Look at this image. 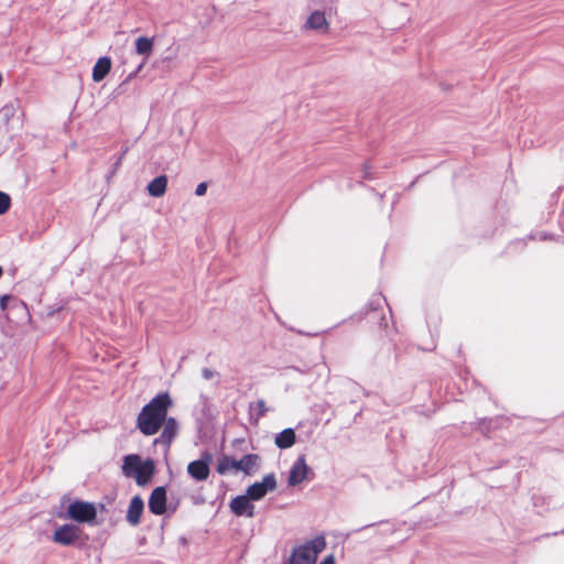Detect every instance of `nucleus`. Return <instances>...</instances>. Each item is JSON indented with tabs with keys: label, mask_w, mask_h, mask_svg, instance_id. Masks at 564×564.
Returning <instances> with one entry per match:
<instances>
[{
	"label": "nucleus",
	"mask_w": 564,
	"mask_h": 564,
	"mask_svg": "<svg viewBox=\"0 0 564 564\" xmlns=\"http://www.w3.org/2000/svg\"><path fill=\"white\" fill-rule=\"evenodd\" d=\"M212 463V455L204 453L200 459L194 460L188 464L187 473L192 478L198 481L206 480L209 476V464Z\"/></svg>",
	"instance_id": "obj_7"
},
{
	"label": "nucleus",
	"mask_w": 564,
	"mask_h": 564,
	"mask_svg": "<svg viewBox=\"0 0 564 564\" xmlns=\"http://www.w3.org/2000/svg\"><path fill=\"white\" fill-rule=\"evenodd\" d=\"M67 517L82 523H91L97 517L96 506L86 501H74L67 508Z\"/></svg>",
	"instance_id": "obj_5"
},
{
	"label": "nucleus",
	"mask_w": 564,
	"mask_h": 564,
	"mask_svg": "<svg viewBox=\"0 0 564 564\" xmlns=\"http://www.w3.org/2000/svg\"><path fill=\"white\" fill-rule=\"evenodd\" d=\"M167 188V177L160 175L153 178L147 186L148 194L152 197H162Z\"/></svg>",
	"instance_id": "obj_15"
},
{
	"label": "nucleus",
	"mask_w": 564,
	"mask_h": 564,
	"mask_svg": "<svg viewBox=\"0 0 564 564\" xmlns=\"http://www.w3.org/2000/svg\"><path fill=\"white\" fill-rule=\"evenodd\" d=\"M326 547L324 536H316L302 545L294 547L290 564H314L321 552Z\"/></svg>",
	"instance_id": "obj_4"
},
{
	"label": "nucleus",
	"mask_w": 564,
	"mask_h": 564,
	"mask_svg": "<svg viewBox=\"0 0 564 564\" xmlns=\"http://www.w3.org/2000/svg\"><path fill=\"white\" fill-rule=\"evenodd\" d=\"M231 511L238 517L252 518L254 514V506L251 503V499L247 495L238 496L230 502Z\"/></svg>",
	"instance_id": "obj_11"
},
{
	"label": "nucleus",
	"mask_w": 564,
	"mask_h": 564,
	"mask_svg": "<svg viewBox=\"0 0 564 564\" xmlns=\"http://www.w3.org/2000/svg\"><path fill=\"white\" fill-rule=\"evenodd\" d=\"M112 62L109 57H100L97 59L93 68V79L96 83L101 82L110 72Z\"/></svg>",
	"instance_id": "obj_14"
},
{
	"label": "nucleus",
	"mask_w": 564,
	"mask_h": 564,
	"mask_svg": "<svg viewBox=\"0 0 564 564\" xmlns=\"http://www.w3.org/2000/svg\"><path fill=\"white\" fill-rule=\"evenodd\" d=\"M143 508H144L143 500L139 496H135L131 499L129 508H128V512H127V521L131 525L139 524Z\"/></svg>",
	"instance_id": "obj_13"
},
{
	"label": "nucleus",
	"mask_w": 564,
	"mask_h": 564,
	"mask_svg": "<svg viewBox=\"0 0 564 564\" xmlns=\"http://www.w3.org/2000/svg\"><path fill=\"white\" fill-rule=\"evenodd\" d=\"M149 509L152 513L161 516L166 510V491L164 487H156L149 499Z\"/></svg>",
	"instance_id": "obj_12"
},
{
	"label": "nucleus",
	"mask_w": 564,
	"mask_h": 564,
	"mask_svg": "<svg viewBox=\"0 0 564 564\" xmlns=\"http://www.w3.org/2000/svg\"><path fill=\"white\" fill-rule=\"evenodd\" d=\"M276 488V480L273 474H269L262 478L261 481L254 482L248 487L246 495L251 500L262 499L267 492L273 491Z\"/></svg>",
	"instance_id": "obj_6"
},
{
	"label": "nucleus",
	"mask_w": 564,
	"mask_h": 564,
	"mask_svg": "<svg viewBox=\"0 0 564 564\" xmlns=\"http://www.w3.org/2000/svg\"><path fill=\"white\" fill-rule=\"evenodd\" d=\"M9 296L8 295H3L1 299H0V307L2 310H6L7 308V305H8V301H9Z\"/></svg>",
	"instance_id": "obj_22"
},
{
	"label": "nucleus",
	"mask_w": 564,
	"mask_h": 564,
	"mask_svg": "<svg viewBox=\"0 0 564 564\" xmlns=\"http://www.w3.org/2000/svg\"><path fill=\"white\" fill-rule=\"evenodd\" d=\"M80 529L74 524H64L57 528L53 533V541L62 545H72L78 539Z\"/></svg>",
	"instance_id": "obj_8"
},
{
	"label": "nucleus",
	"mask_w": 564,
	"mask_h": 564,
	"mask_svg": "<svg viewBox=\"0 0 564 564\" xmlns=\"http://www.w3.org/2000/svg\"><path fill=\"white\" fill-rule=\"evenodd\" d=\"M126 477L134 478L139 486H147L154 474L155 466L152 459H142L135 454L127 455L121 467Z\"/></svg>",
	"instance_id": "obj_2"
},
{
	"label": "nucleus",
	"mask_w": 564,
	"mask_h": 564,
	"mask_svg": "<svg viewBox=\"0 0 564 564\" xmlns=\"http://www.w3.org/2000/svg\"><path fill=\"white\" fill-rule=\"evenodd\" d=\"M203 376H204L205 379H210L213 377V372L209 369H204L203 370Z\"/></svg>",
	"instance_id": "obj_23"
},
{
	"label": "nucleus",
	"mask_w": 564,
	"mask_h": 564,
	"mask_svg": "<svg viewBox=\"0 0 564 564\" xmlns=\"http://www.w3.org/2000/svg\"><path fill=\"white\" fill-rule=\"evenodd\" d=\"M308 470L305 457L300 456L290 470L288 484L290 486L300 485L306 479Z\"/></svg>",
	"instance_id": "obj_10"
},
{
	"label": "nucleus",
	"mask_w": 564,
	"mask_h": 564,
	"mask_svg": "<svg viewBox=\"0 0 564 564\" xmlns=\"http://www.w3.org/2000/svg\"><path fill=\"white\" fill-rule=\"evenodd\" d=\"M319 564H336V561L334 555H328Z\"/></svg>",
	"instance_id": "obj_21"
},
{
	"label": "nucleus",
	"mask_w": 564,
	"mask_h": 564,
	"mask_svg": "<svg viewBox=\"0 0 564 564\" xmlns=\"http://www.w3.org/2000/svg\"><path fill=\"white\" fill-rule=\"evenodd\" d=\"M162 425H163V432L161 434V440L164 443L169 444L177 433V423L172 417H169V419L165 417V421L163 422Z\"/></svg>",
	"instance_id": "obj_17"
},
{
	"label": "nucleus",
	"mask_w": 564,
	"mask_h": 564,
	"mask_svg": "<svg viewBox=\"0 0 564 564\" xmlns=\"http://www.w3.org/2000/svg\"><path fill=\"white\" fill-rule=\"evenodd\" d=\"M304 28L306 30L326 34L329 30V21L323 11L315 10L308 15Z\"/></svg>",
	"instance_id": "obj_9"
},
{
	"label": "nucleus",
	"mask_w": 564,
	"mask_h": 564,
	"mask_svg": "<svg viewBox=\"0 0 564 564\" xmlns=\"http://www.w3.org/2000/svg\"><path fill=\"white\" fill-rule=\"evenodd\" d=\"M10 196L0 192V215L4 214L10 207Z\"/></svg>",
	"instance_id": "obj_19"
},
{
	"label": "nucleus",
	"mask_w": 564,
	"mask_h": 564,
	"mask_svg": "<svg viewBox=\"0 0 564 564\" xmlns=\"http://www.w3.org/2000/svg\"><path fill=\"white\" fill-rule=\"evenodd\" d=\"M207 192V184L206 183H199L197 186H196V189H195V194L197 196H203L205 195Z\"/></svg>",
	"instance_id": "obj_20"
},
{
	"label": "nucleus",
	"mask_w": 564,
	"mask_h": 564,
	"mask_svg": "<svg viewBox=\"0 0 564 564\" xmlns=\"http://www.w3.org/2000/svg\"><path fill=\"white\" fill-rule=\"evenodd\" d=\"M260 457L257 454L245 455L241 459L231 456H223L217 464V471L220 475L228 473H243L250 475L258 469Z\"/></svg>",
	"instance_id": "obj_3"
},
{
	"label": "nucleus",
	"mask_w": 564,
	"mask_h": 564,
	"mask_svg": "<svg viewBox=\"0 0 564 564\" xmlns=\"http://www.w3.org/2000/svg\"><path fill=\"white\" fill-rule=\"evenodd\" d=\"M172 401L167 393H161L150 401L139 413L137 424L144 435L158 433L165 421Z\"/></svg>",
	"instance_id": "obj_1"
},
{
	"label": "nucleus",
	"mask_w": 564,
	"mask_h": 564,
	"mask_svg": "<svg viewBox=\"0 0 564 564\" xmlns=\"http://www.w3.org/2000/svg\"><path fill=\"white\" fill-rule=\"evenodd\" d=\"M274 443L280 448L291 447L295 443V432L292 429L283 430L275 436Z\"/></svg>",
	"instance_id": "obj_16"
},
{
	"label": "nucleus",
	"mask_w": 564,
	"mask_h": 564,
	"mask_svg": "<svg viewBox=\"0 0 564 564\" xmlns=\"http://www.w3.org/2000/svg\"><path fill=\"white\" fill-rule=\"evenodd\" d=\"M153 50V40L149 37H138L135 40V52L140 55L149 56Z\"/></svg>",
	"instance_id": "obj_18"
}]
</instances>
